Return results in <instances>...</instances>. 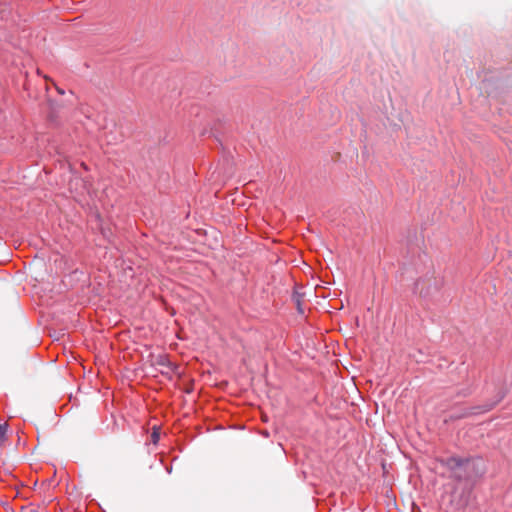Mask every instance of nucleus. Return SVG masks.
Masks as SVG:
<instances>
[{
	"instance_id": "2",
	"label": "nucleus",
	"mask_w": 512,
	"mask_h": 512,
	"mask_svg": "<svg viewBox=\"0 0 512 512\" xmlns=\"http://www.w3.org/2000/svg\"><path fill=\"white\" fill-rule=\"evenodd\" d=\"M506 392H507L506 388L500 387L492 402L485 404L483 407L475 406V407L465 408L460 413H453L451 415V418L460 419V418H464V417H467L470 415L487 412V411L491 410L497 403H499L505 397Z\"/></svg>"
},
{
	"instance_id": "6",
	"label": "nucleus",
	"mask_w": 512,
	"mask_h": 512,
	"mask_svg": "<svg viewBox=\"0 0 512 512\" xmlns=\"http://www.w3.org/2000/svg\"><path fill=\"white\" fill-rule=\"evenodd\" d=\"M57 91L60 93V94H64V91L60 88H57Z\"/></svg>"
},
{
	"instance_id": "5",
	"label": "nucleus",
	"mask_w": 512,
	"mask_h": 512,
	"mask_svg": "<svg viewBox=\"0 0 512 512\" xmlns=\"http://www.w3.org/2000/svg\"><path fill=\"white\" fill-rule=\"evenodd\" d=\"M151 439L154 444H156L159 440V432L157 430H154L151 434Z\"/></svg>"
},
{
	"instance_id": "3",
	"label": "nucleus",
	"mask_w": 512,
	"mask_h": 512,
	"mask_svg": "<svg viewBox=\"0 0 512 512\" xmlns=\"http://www.w3.org/2000/svg\"><path fill=\"white\" fill-rule=\"evenodd\" d=\"M156 364L165 368L161 372L167 375L168 377H172L174 374L177 373V365L172 363L169 360V358L165 355L158 356L156 359Z\"/></svg>"
},
{
	"instance_id": "4",
	"label": "nucleus",
	"mask_w": 512,
	"mask_h": 512,
	"mask_svg": "<svg viewBox=\"0 0 512 512\" xmlns=\"http://www.w3.org/2000/svg\"><path fill=\"white\" fill-rule=\"evenodd\" d=\"M7 424L0 425V448L4 445V443L7 440L6 434H7Z\"/></svg>"
},
{
	"instance_id": "1",
	"label": "nucleus",
	"mask_w": 512,
	"mask_h": 512,
	"mask_svg": "<svg viewBox=\"0 0 512 512\" xmlns=\"http://www.w3.org/2000/svg\"><path fill=\"white\" fill-rule=\"evenodd\" d=\"M443 464L451 472L452 476L459 481H474L485 472V465L480 458H459L449 457Z\"/></svg>"
}]
</instances>
